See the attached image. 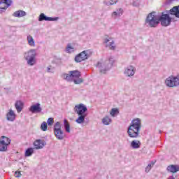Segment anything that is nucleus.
Instances as JSON below:
<instances>
[{
    "instance_id": "1",
    "label": "nucleus",
    "mask_w": 179,
    "mask_h": 179,
    "mask_svg": "<svg viewBox=\"0 0 179 179\" xmlns=\"http://www.w3.org/2000/svg\"><path fill=\"white\" fill-rule=\"evenodd\" d=\"M142 128V120L139 118L133 119L127 128V134L129 138H138Z\"/></svg>"
},
{
    "instance_id": "2",
    "label": "nucleus",
    "mask_w": 179,
    "mask_h": 179,
    "mask_svg": "<svg viewBox=\"0 0 179 179\" xmlns=\"http://www.w3.org/2000/svg\"><path fill=\"white\" fill-rule=\"evenodd\" d=\"M74 112L78 115V117L76 120L77 124H83L86 117H87V107L83 103H79L76 105L74 108Z\"/></svg>"
},
{
    "instance_id": "3",
    "label": "nucleus",
    "mask_w": 179,
    "mask_h": 179,
    "mask_svg": "<svg viewBox=\"0 0 179 179\" xmlns=\"http://www.w3.org/2000/svg\"><path fill=\"white\" fill-rule=\"evenodd\" d=\"M113 64L114 57H110L108 60H100L97 62L95 66L99 69V72L101 73H106V72H108L110 69H111Z\"/></svg>"
},
{
    "instance_id": "4",
    "label": "nucleus",
    "mask_w": 179,
    "mask_h": 179,
    "mask_svg": "<svg viewBox=\"0 0 179 179\" xmlns=\"http://www.w3.org/2000/svg\"><path fill=\"white\" fill-rule=\"evenodd\" d=\"M37 50L36 49H31L27 52L24 53V59H26L27 65L29 66H33L36 65V62L37 59Z\"/></svg>"
},
{
    "instance_id": "5",
    "label": "nucleus",
    "mask_w": 179,
    "mask_h": 179,
    "mask_svg": "<svg viewBox=\"0 0 179 179\" xmlns=\"http://www.w3.org/2000/svg\"><path fill=\"white\" fill-rule=\"evenodd\" d=\"M145 23L150 27H157L159 25V15H156V12L150 13L145 19Z\"/></svg>"
},
{
    "instance_id": "6",
    "label": "nucleus",
    "mask_w": 179,
    "mask_h": 179,
    "mask_svg": "<svg viewBox=\"0 0 179 179\" xmlns=\"http://www.w3.org/2000/svg\"><path fill=\"white\" fill-rule=\"evenodd\" d=\"M158 22H161L162 26L167 27L171 24V17H170V13L162 12L161 14L158 15Z\"/></svg>"
},
{
    "instance_id": "7",
    "label": "nucleus",
    "mask_w": 179,
    "mask_h": 179,
    "mask_svg": "<svg viewBox=\"0 0 179 179\" xmlns=\"http://www.w3.org/2000/svg\"><path fill=\"white\" fill-rule=\"evenodd\" d=\"M165 84L168 87H176L179 86V74L176 76H171L165 80Z\"/></svg>"
},
{
    "instance_id": "8",
    "label": "nucleus",
    "mask_w": 179,
    "mask_h": 179,
    "mask_svg": "<svg viewBox=\"0 0 179 179\" xmlns=\"http://www.w3.org/2000/svg\"><path fill=\"white\" fill-rule=\"evenodd\" d=\"M58 19H59L58 17H48L47 15H45V14L42 13L40 14L38 17V22H43V20H45V22H57Z\"/></svg>"
},
{
    "instance_id": "9",
    "label": "nucleus",
    "mask_w": 179,
    "mask_h": 179,
    "mask_svg": "<svg viewBox=\"0 0 179 179\" xmlns=\"http://www.w3.org/2000/svg\"><path fill=\"white\" fill-rule=\"evenodd\" d=\"M29 111L32 113V114H38L41 111H43V108H41V104L40 103H36L34 105H31L29 108Z\"/></svg>"
},
{
    "instance_id": "10",
    "label": "nucleus",
    "mask_w": 179,
    "mask_h": 179,
    "mask_svg": "<svg viewBox=\"0 0 179 179\" xmlns=\"http://www.w3.org/2000/svg\"><path fill=\"white\" fill-rule=\"evenodd\" d=\"M166 13H169L171 16H174L179 19V6H173L170 10H166Z\"/></svg>"
},
{
    "instance_id": "11",
    "label": "nucleus",
    "mask_w": 179,
    "mask_h": 179,
    "mask_svg": "<svg viewBox=\"0 0 179 179\" xmlns=\"http://www.w3.org/2000/svg\"><path fill=\"white\" fill-rule=\"evenodd\" d=\"M136 71V69L135 67L133 66H129L124 70V75L129 78H131V76H134L135 75Z\"/></svg>"
},
{
    "instance_id": "12",
    "label": "nucleus",
    "mask_w": 179,
    "mask_h": 179,
    "mask_svg": "<svg viewBox=\"0 0 179 179\" xmlns=\"http://www.w3.org/2000/svg\"><path fill=\"white\" fill-rule=\"evenodd\" d=\"M104 44H106V47H108L112 50H115V45L114 41L111 38H106L103 41Z\"/></svg>"
},
{
    "instance_id": "13",
    "label": "nucleus",
    "mask_w": 179,
    "mask_h": 179,
    "mask_svg": "<svg viewBox=\"0 0 179 179\" xmlns=\"http://www.w3.org/2000/svg\"><path fill=\"white\" fill-rule=\"evenodd\" d=\"M35 149H43L45 146V141L44 140H36L34 142Z\"/></svg>"
},
{
    "instance_id": "14",
    "label": "nucleus",
    "mask_w": 179,
    "mask_h": 179,
    "mask_svg": "<svg viewBox=\"0 0 179 179\" xmlns=\"http://www.w3.org/2000/svg\"><path fill=\"white\" fill-rule=\"evenodd\" d=\"M54 134L59 141H62L65 138V133L62 129L56 130L54 131Z\"/></svg>"
},
{
    "instance_id": "15",
    "label": "nucleus",
    "mask_w": 179,
    "mask_h": 179,
    "mask_svg": "<svg viewBox=\"0 0 179 179\" xmlns=\"http://www.w3.org/2000/svg\"><path fill=\"white\" fill-rule=\"evenodd\" d=\"M123 12L124 10H122V8H119L115 11H113L111 14V16L113 19H117V17H120V16H122Z\"/></svg>"
},
{
    "instance_id": "16",
    "label": "nucleus",
    "mask_w": 179,
    "mask_h": 179,
    "mask_svg": "<svg viewBox=\"0 0 179 179\" xmlns=\"http://www.w3.org/2000/svg\"><path fill=\"white\" fill-rule=\"evenodd\" d=\"M166 170L169 173H177L179 171V165H169L167 166Z\"/></svg>"
},
{
    "instance_id": "17",
    "label": "nucleus",
    "mask_w": 179,
    "mask_h": 179,
    "mask_svg": "<svg viewBox=\"0 0 179 179\" xmlns=\"http://www.w3.org/2000/svg\"><path fill=\"white\" fill-rule=\"evenodd\" d=\"M6 118L8 121H15L16 119V115L15 114V112L12 110V109H10L7 113Z\"/></svg>"
},
{
    "instance_id": "18",
    "label": "nucleus",
    "mask_w": 179,
    "mask_h": 179,
    "mask_svg": "<svg viewBox=\"0 0 179 179\" xmlns=\"http://www.w3.org/2000/svg\"><path fill=\"white\" fill-rule=\"evenodd\" d=\"M26 15H27L26 11L19 10L17 11L14 12L13 16H14V17H23V16H26Z\"/></svg>"
},
{
    "instance_id": "19",
    "label": "nucleus",
    "mask_w": 179,
    "mask_h": 179,
    "mask_svg": "<svg viewBox=\"0 0 179 179\" xmlns=\"http://www.w3.org/2000/svg\"><path fill=\"white\" fill-rule=\"evenodd\" d=\"M15 107L17 113H21L22 110H23V102L22 101H17L15 103Z\"/></svg>"
},
{
    "instance_id": "20",
    "label": "nucleus",
    "mask_w": 179,
    "mask_h": 179,
    "mask_svg": "<svg viewBox=\"0 0 179 179\" xmlns=\"http://www.w3.org/2000/svg\"><path fill=\"white\" fill-rule=\"evenodd\" d=\"M81 56L83 60L86 61V59H89L90 57V54H89V50H84L78 54Z\"/></svg>"
},
{
    "instance_id": "21",
    "label": "nucleus",
    "mask_w": 179,
    "mask_h": 179,
    "mask_svg": "<svg viewBox=\"0 0 179 179\" xmlns=\"http://www.w3.org/2000/svg\"><path fill=\"white\" fill-rule=\"evenodd\" d=\"M0 142H3L4 145H7V146H9V145H10L11 140H10V138H9L5 136H2L1 137Z\"/></svg>"
},
{
    "instance_id": "22",
    "label": "nucleus",
    "mask_w": 179,
    "mask_h": 179,
    "mask_svg": "<svg viewBox=\"0 0 179 179\" xmlns=\"http://www.w3.org/2000/svg\"><path fill=\"white\" fill-rule=\"evenodd\" d=\"M64 126L66 132H68V134H69L71 132V124H69V122H68V120H64Z\"/></svg>"
},
{
    "instance_id": "23",
    "label": "nucleus",
    "mask_w": 179,
    "mask_h": 179,
    "mask_svg": "<svg viewBox=\"0 0 179 179\" xmlns=\"http://www.w3.org/2000/svg\"><path fill=\"white\" fill-rule=\"evenodd\" d=\"M27 40L29 45H30L31 47H36V42L34 41V38H33V36L30 35L28 36Z\"/></svg>"
},
{
    "instance_id": "24",
    "label": "nucleus",
    "mask_w": 179,
    "mask_h": 179,
    "mask_svg": "<svg viewBox=\"0 0 179 179\" xmlns=\"http://www.w3.org/2000/svg\"><path fill=\"white\" fill-rule=\"evenodd\" d=\"M69 73H71L73 80V79H76L77 78H80V72L78 71H69Z\"/></svg>"
},
{
    "instance_id": "25",
    "label": "nucleus",
    "mask_w": 179,
    "mask_h": 179,
    "mask_svg": "<svg viewBox=\"0 0 179 179\" xmlns=\"http://www.w3.org/2000/svg\"><path fill=\"white\" fill-rule=\"evenodd\" d=\"M131 146L133 149H139V148H141V141H132L131 143Z\"/></svg>"
},
{
    "instance_id": "26",
    "label": "nucleus",
    "mask_w": 179,
    "mask_h": 179,
    "mask_svg": "<svg viewBox=\"0 0 179 179\" xmlns=\"http://www.w3.org/2000/svg\"><path fill=\"white\" fill-rule=\"evenodd\" d=\"M33 153H34V149L31 148H29L26 150L24 156L25 157H30V156H31Z\"/></svg>"
},
{
    "instance_id": "27",
    "label": "nucleus",
    "mask_w": 179,
    "mask_h": 179,
    "mask_svg": "<svg viewBox=\"0 0 179 179\" xmlns=\"http://www.w3.org/2000/svg\"><path fill=\"white\" fill-rule=\"evenodd\" d=\"M8 9V6L5 5V3H3V0L0 1V13H2L3 12H5Z\"/></svg>"
},
{
    "instance_id": "28",
    "label": "nucleus",
    "mask_w": 179,
    "mask_h": 179,
    "mask_svg": "<svg viewBox=\"0 0 179 179\" xmlns=\"http://www.w3.org/2000/svg\"><path fill=\"white\" fill-rule=\"evenodd\" d=\"M111 118H110V117L108 116H105L103 119H102V123L103 124V125H110V123L111 122Z\"/></svg>"
},
{
    "instance_id": "29",
    "label": "nucleus",
    "mask_w": 179,
    "mask_h": 179,
    "mask_svg": "<svg viewBox=\"0 0 179 179\" xmlns=\"http://www.w3.org/2000/svg\"><path fill=\"white\" fill-rule=\"evenodd\" d=\"M8 146L3 143V141H0V152H6L8 150Z\"/></svg>"
},
{
    "instance_id": "30",
    "label": "nucleus",
    "mask_w": 179,
    "mask_h": 179,
    "mask_svg": "<svg viewBox=\"0 0 179 179\" xmlns=\"http://www.w3.org/2000/svg\"><path fill=\"white\" fill-rule=\"evenodd\" d=\"M62 78H63V79H65V80H68L69 82L71 80H73L72 76H71V73H69V74H68V73L62 74Z\"/></svg>"
},
{
    "instance_id": "31",
    "label": "nucleus",
    "mask_w": 179,
    "mask_h": 179,
    "mask_svg": "<svg viewBox=\"0 0 179 179\" xmlns=\"http://www.w3.org/2000/svg\"><path fill=\"white\" fill-rule=\"evenodd\" d=\"M62 129H61V122H57L55 125H54V129H53V131H59Z\"/></svg>"
},
{
    "instance_id": "32",
    "label": "nucleus",
    "mask_w": 179,
    "mask_h": 179,
    "mask_svg": "<svg viewBox=\"0 0 179 179\" xmlns=\"http://www.w3.org/2000/svg\"><path fill=\"white\" fill-rule=\"evenodd\" d=\"M73 82L75 83V85H80V83H83V79L78 77L77 78H74Z\"/></svg>"
},
{
    "instance_id": "33",
    "label": "nucleus",
    "mask_w": 179,
    "mask_h": 179,
    "mask_svg": "<svg viewBox=\"0 0 179 179\" xmlns=\"http://www.w3.org/2000/svg\"><path fill=\"white\" fill-rule=\"evenodd\" d=\"M119 113L120 111L117 108H113L111 109L110 114L112 117H115V114H118Z\"/></svg>"
},
{
    "instance_id": "34",
    "label": "nucleus",
    "mask_w": 179,
    "mask_h": 179,
    "mask_svg": "<svg viewBox=\"0 0 179 179\" xmlns=\"http://www.w3.org/2000/svg\"><path fill=\"white\" fill-rule=\"evenodd\" d=\"M74 61L75 62H76L77 64H78L79 62H82V61H85L80 55H79V54H78L75 58H74Z\"/></svg>"
},
{
    "instance_id": "35",
    "label": "nucleus",
    "mask_w": 179,
    "mask_h": 179,
    "mask_svg": "<svg viewBox=\"0 0 179 179\" xmlns=\"http://www.w3.org/2000/svg\"><path fill=\"white\" fill-rule=\"evenodd\" d=\"M118 2V0H110V2L104 1L103 3L105 5H107V6H110V5H115Z\"/></svg>"
},
{
    "instance_id": "36",
    "label": "nucleus",
    "mask_w": 179,
    "mask_h": 179,
    "mask_svg": "<svg viewBox=\"0 0 179 179\" xmlns=\"http://www.w3.org/2000/svg\"><path fill=\"white\" fill-rule=\"evenodd\" d=\"M48 128V126L47 125V122H43L41 124V129L42 131H47Z\"/></svg>"
},
{
    "instance_id": "37",
    "label": "nucleus",
    "mask_w": 179,
    "mask_h": 179,
    "mask_svg": "<svg viewBox=\"0 0 179 179\" xmlns=\"http://www.w3.org/2000/svg\"><path fill=\"white\" fill-rule=\"evenodd\" d=\"M3 2L7 8H9L12 5V0H3Z\"/></svg>"
},
{
    "instance_id": "38",
    "label": "nucleus",
    "mask_w": 179,
    "mask_h": 179,
    "mask_svg": "<svg viewBox=\"0 0 179 179\" xmlns=\"http://www.w3.org/2000/svg\"><path fill=\"white\" fill-rule=\"evenodd\" d=\"M66 51L69 53L73 52V47L71 46V45H67Z\"/></svg>"
},
{
    "instance_id": "39",
    "label": "nucleus",
    "mask_w": 179,
    "mask_h": 179,
    "mask_svg": "<svg viewBox=\"0 0 179 179\" xmlns=\"http://www.w3.org/2000/svg\"><path fill=\"white\" fill-rule=\"evenodd\" d=\"M47 124L48 125H49V127H51V125L54 124V118L52 117L48 118L47 121Z\"/></svg>"
},
{
    "instance_id": "40",
    "label": "nucleus",
    "mask_w": 179,
    "mask_h": 179,
    "mask_svg": "<svg viewBox=\"0 0 179 179\" xmlns=\"http://www.w3.org/2000/svg\"><path fill=\"white\" fill-rule=\"evenodd\" d=\"M152 167L153 166H152V164H148L145 168V173H149V171H150Z\"/></svg>"
},
{
    "instance_id": "41",
    "label": "nucleus",
    "mask_w": 179,
    "mask_h": 179,
    "mask_svg": "<svg viewBox=\"0 0 179 179\" xmlns=\"http://www.w3.org/2000/svg\"><path fill=\"white\" fill-rule=\"evenodd\" d=\"M15 176L19 178V177H22V173L20 171H15Z\"/></svg>"
},
{
    "instance_id": "42",
    "label": "nucleus",
    "mask_w": 179,
    "mask_h": 179,
    "mask_svg": "<svg viewBox=\"0 0 179 179\" xmlns=\"http://www.w3.org/2000/svg\"><path fill=\"white\" fill-rule=\"evenodd\" d=\"M47 71L48 73H52V72H54V71L51 70V66H49L48 68H47Z\"/></svg>"
},
{
    "instance_id": "43",
    "label": "nucleus",
    "mask_w": 179,
    "mask_h": 179,
    "mask_svg": "<svg viewBox=\"0 0 179 179\" xmlns=\"http://www.w3.org/2000/svg\"><path fill=\"white\" fill-rule=\"evenodd\" d=\"M133 6H138V3L136 1H133Z\"/></svg>"
},
{
    "instance_id": "44",
    "label": "nucleus",
    "mask_w": 179,
    "mask_h": 179,
    "mask_svg": "<svg viewBox=\"0 0 179 179\" xmlns=\"http://www.w3.org/2000/svg\"><path fill=\"white\" fill-rule=\"evenodd\" d=\"M150 164L153 167V166H155V162L152 161Z\"/></svg>"
},
{
    "instance_id": "45",
    "label": "nucleus",
    "mask_w": 179,
    "mask_h": 179,
    "mask_svg": "<svg viewBox=\"0 0 179 179\" xmlns=\"http://www.w3.org/2000/svg\"><path fill=\"white\" fill-rule=\"evenodd\" d=\"M167 179H176V178L174 176H169Z\"/></svg>"
},
{
    "instance_id": "46",
    "label": "nucleus",
    "mask_w": 179,
    "mask_h": 179,
    "mask_svg": "<svg viewBox=\"0 0 179 179\" xmlns=\"http://www.w3.org/2000/svg\"><path fill=\"white\" fill-rule=\"evenodd\" d=\"M159 134H162V130H159Z\"/></svg>"
},
{
    "instance_id": "47",
    "label": "nucleus",
    "mask_w": 179,
    "mask_h": 179,
    "mask_svg": "<svg viewBox=\"0 0 179 179\" xmlns=\"http://www.w3.org/2000/svg\"><path fill=\"white\" fill-rule=\"evenodd\" d=\"M170 1H175V0H170Z\"/></svg>"
}]
</instances>
